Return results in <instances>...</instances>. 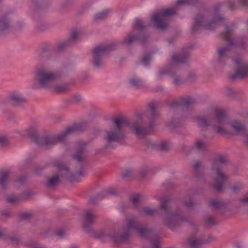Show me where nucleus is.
Segmentation results:
<instances>
[{
  "label": "nucleus",
  "mask_w": 248,
  "mask_h": 248,
  "mask_svg": "<svg viewBox=\"0 0 248 248\" xmlns=\"http://www.w3.org/2000/svg\"><path fill=\"white\" fill-rule=\"evenodd\" d=\"M233 31L232 27L226 25L225 31L221 33L222 37L227 42V45L217 49L218 57L216 62L220 66L224 65L229 59L231 46H235L243 49L246 48V42L244 41H238L232 38Z\"/></svg>",
  "instance_id": "1"
},
{
  "label": "nucleus",
  "mask_w": 248,
  "mask_h": 248,
  "mask_svg": "<svg viewBox=\"0 0 248 248\" xmlns=\"http://www.w3.org/2000/svg\"><path fill=\"white\" fill-rule=\"evenodd\" d=\"M159 103L156 101H152L149 104L148 109L150 112L149 122L147 126L143 125L142 115L140 114L136 115V121L132 122L130 121L131 125L130 127L138 136H144L149 134L154 128V122L159 117V114L156 111V108Z\"/></svg>",
  "instance_id": "2"
},
{
  "label": "nucleus",
  "mask_w": 248,
  "mask_h": 248,
  "mask_svg": "<svg viewBox=\"0 0 248 248\" xmlns=\"http://www.w3.org/2000/svg\"><path fill=\"white\" fill-rule=\"evenodd\" d=\"M170 199V197H166L160 202V209L164 212L165 215L164 217L165 225L170 230L173 231L179 227L181 224L187 222L188 219L185 214L180 210L174 212L170 211L169 206Z\"/></svg>",
  "instance_id": "3"
},
{
  "label": "nucleus",
  "mask_w": 248,
  "mask_h": 248,
  "mask_svg": "<svg viewBox=\"0 0 248 248\" xmlns=\"http://www.w3.org/2000/svg\"><path fill=\"white\" fill-rule=\"evenodd\" d=\"M222 7V3L218 2L216 3L213 7L214 15L211 21L206 24V20L204 17L201 14H198L194 18V22L192 27V31L196 33L202 29L205 30H214L221 22H223L225 18L218 12Z\"/></svg>",
  "instance_id": "4"
},
{
  "label": "nucleus",
  "mask_w": 248,
  "mask_h": 248,
  "mask_svg": "<svg viewBox=\"0 0 248 248\" xmlns=\"http://www.w3.org/2000/svg\"><path fill=\"white\" fill-rule=\"evenodd\" d=\"M115 127H111L106 132L104 140L107 143V148L112 147L113 142H118L125 138V132L123 129V126H130V120L123 117H115L112 119Z\"/></svg>",
  "instance_id": "5"
},
{
  "label": "nucleus",
  "mask_w": 248,
  "mask_h": 248,
  "mask_svg": "<svg viewBox=\"0 0 248 248\" xmlns=\"http://www.w3.org/2000/svg\"><path fill=\"white\" fill-rule=\"evenodd\" d=\"M146 27L141 19L136 18L132 32L123 39V43L130 45L134 41H139L143 46H145L148 43L149 37Z\"/></svg>",
  "instance_id": "6"
},
{
  "label": "nucleus",
  "mask_w": 248,
  "mask_h": 248,
  "mask_svg": "<svg viewBox=\"0 0 248 248\" xmlns=\"http://www.w3.org/2000/svg\"><path fill=\"white\" fill-rule=\"evenodd\" d=\"M189 56V53L187 50H184L179 55L173 54L171 57V62L167 68L160 71L158 73L157 79L161 80L163 76L165 75L175 76L177 71L180 68V64H185L187 62Z\"/></svg>",
  "instance_id": "7"
},
{
  "label": "nucleus",
  "mask_w": 248,
  "mask_h": 248,
  "mask_svg": "<svg viewBox=\"0 0 248 248\" xmlns=\"http://www.w3.org/2000/svg\"><path fill=\"white\" fill-rule=\"evenodd\" d=\"M228 163L227 157L224 155H218L213 161L212 169L215 170L217 177L215 179V183L213 185L214 188L217 191L221 192L223 190V185L227 179V176L223 173L222 169Z\"/></svg>",
  "instance_id": "8"
},
{
  "label": "nucleus",
  "mask_w": 248,
  "mask_h": 248,
  "mask_svg": "<svg viewBox=\"0 0 248 248\" xmlns=\"http://www.w3.org/2000/svg\"><path fill=\"white\" fill-rule=\"evenodd\" d=\"M61 76V73L59 72H50L46 67L40 66L36 70L35 79L39 88H47Z\"/></svg>",
  "instance_id": "9"
},
{
  "label": "nucleus",
  "mask_w": 248,
  "mask_h": 248,
  "mask_svg": "<svg viewBox=\"0 0 248 248\" xmlns=\"http://www.w3.org/2000/svg\"><path fill=\"white\" fill-rule=\"evenodd\" d=\"M118 44L112 43L108 45H100L96 46L92 50L93 65L97 68L104 64L103 58L111 51L117 48Z\"/></svg>",
  "instance_id": "10"
},
{
  "label": "nucleus",
  "mask_w": 248,
  "mask_h": 248,
  "mask_svg": "<svg viewBox=\"0 0 248 248\" xmlns=\"http://www.w3.org/2000/svg\"><path fill=\"white\" fill-rule=\"evenodd\" d=\"M215 119H212L210 115L197 117L196 120L198 126L202 130H205L211 125L216 124H224L226 123V115L225 111L221 109H216L214 111Z\"/></svg>",
  "instance_id": "11"
},
{
  "label": "nucleus",
  "mask_w": 248,
  "mask_h": 248,
  "mask_svg": "<svg viewBox=\"0 0 248 248\" xmlns=\"http://www.w3.org/2000/svg\"><path fill=\"white\" fill-rule=\"evenodd\" d=\"M179 9V6H176L162 10L158 13L155 14L153 16L152 20L157 28L165 29L167 27L166 17L175 15Z\"/></svg>",
  "instance_id": "12"
},
{
  "label": "nucleus",
  "mask_w": 248,
  "mask_h": 248,
  "mask_svg": "<svg viewBox=\"0 0 248 248\" xmlns=\"http://www.w3.org/2000/svg\"><path fill=\"white\" fill-rule=\"evenodd\" d=\"M27 134L33 141L39 146H45L48 148L57 143V136L52 135L39 136L37 134L36 130L33 127L28 130Z\"/></svg>",
  "instance_id": "13"
},
{
  "label": "nucleus",
  "mask_w": 248,
  "mask_h": 248,
  "mask_svg": "<svg viewBox=\"0 0 248 248\" xmlns=\"http://www.w3.org/2000/svg\"><path fill=\"white\" fill-rule=\"evenodd\" d=\"M52 164L53 166L57 167L60 170H65L66 171V176L69 181L71 182H79V177L84 176V172L82 166L79 170L78 173H73L70 172L69 168L64 166L58 159L53 160Z\"/></svg>",
  "instance_id": "14"
},
{
  "label": "nucleus",
  "mask_w": 248,
  "mask_h": 248,
  "mask_svg": "<svg viewBox=\"0 0 248 248\" xmlns=\"http://www.w3.org/2000/svg\"><path fill=\"white\" fill-rule=\"evenodd\" d=\"M86 128L87 124L85 123L75 124L72 126L67 127L63 132L57 136V142L63 141L68 135L83 132L86 130Z\"/></svg>",
  "instance_id": "15"
},
{
  "label": "nucleus",
  "mask_w": 248,
  "mask_h": 248,
  "mask_svg": "<svg viewBox=\"0 0 248 248\" xmlns=\"http://www.w3.org/2000/svg\"><path fill=\"white\" fill-rule=\"evenodd\" d=\"M233 61L236 68L235 74L230 76L232 80L242 79L246 76H248V64L243 63L242 59L238 58L233 59Z\"/></svg>",
  "instance_id": "16"
},
{
  "label": "nucleus",
  "mask_w": 248,
  "mask_h": 248,
  "mask_svg": "<svg viewBox=\"0 0 248 248\" xmlns=\"http://www.w3.org/2000/svg\"><path fill=\"white\" fill-rule=\"evenodd\" d=\"M96 218V216L92 213L91 210L84 211L83 216V228L86 232H89L92 231L91 227L94 225Z\"/></svg>",
  "instance_id": "17"
},
{
  "label": "nucleus",
  "mask_w": 248,
  "mask_h": 248,
  "mask_svg": "<svg viewBox=\"0 0 248 248\" xmlns=\"http://www.w3.org/2000/svg\"><path fill=\"white\" fill-rule=\"evenodd\" d=\"M194 100L190 97H182L178 99L173 101L170 104V107L174 108L179 107H182L184 108L187 110L193 107Z\"/></svg>",
  "instance_id": "18"
},
{
  "label": "nucleus",
  "mask_w": 248,
  "mask_h": 248,
  "mask_svg": "<svg viewBox=\"0 0 248 248\" xmlns=\"http://www.w3.org/2000/svg\"><path fill=\"white\" fill-rule=\"evenodd\" d=\"M78 33L76 30L72 31L69 38L60 44L57 47V50L61 51L75 44L78 40Z\"/></svg>",
  "instance_id": "19"
},
{
  "label": "nucleus",
  "mask_w": 248,
  "mask_h": 248,
  "mask_svg": "<svg viewBox=\"0 0 248 248\" xmlns=\"http://www.w3.org/2000/svg\"><path fill=\"white\" fill-rule=\"evenodd\" d=\"M117 191L115 188H108L103 191L101 193H98L95 196L91 197L89 202L91 204H95L97 201L103 199L109 195H115L117 194Z\"/></svg>",
  "instance_id": "20"
},
{
  "label": "nucleus",
  "mask_w": 248,
  "mask_h": 248,
  "mask_svg": "<svg viewBox=\"0 0 248 248\" xmlns=\"http://www.w3.org/2000/svg\"><path fill=\"white\" fill-rule=\"evenodd\" d=\"M131 220H134L135 222H136L134 219H131ZM131 220L130 219L129 221ZM129 222V221H128ZM128 223L127 224V228L126 229L123 228V230H126V232L122 234H118L115 233H110L109 234V237L111 238L112 241L115 243L117 244L119 243H122L124 242H126L129 238V231L133 230L135 231L133 229H129L128 228Z\"/></svg>",
  "instance_id": "21"
},
{
  "label": "nucleus",
  "mask_w": 248,
  "mask_h": 248,
  "mask_svg": "<svg viewBox=\"0 0 248 248\" xmlns=\"http://www.w3.org/2000/svg\"><path fill=\"white\" fill-rule=\"evenodd\" d=\"M9 99L12 104L16 106H21L27 102L23 96L17 93H13L9 96Z\"/></svg>",
  "instance_id": "22"
},
{
  "label": "nucleus",
  "mask_w": 248,
  "mask_h": 248,
  "mask_svg": "<svg viewBox=\"0 0 248 248\" xmlns=\"http://www.w3.org/2000/svg\"><path fill=\"white\" fill-rule=\"evenodd\" d=\"M231 126L237 132H242L245 138V142L248 144V130L246 129L244 124L237 121H233L231 124Z\"/></svg>",
  "instance_id": "23"
},
{
  "label": "nucleus",
  "mask_w": 248,
  "mask_h": 248,
  "mask_svg": "<svg viewBox=\"0 0 248 248\" xmlns=\"http://www.w3.org/2000/svg\"><path fill=\"white\" fill-rule=\"evenodd\" d=\"M86 144L80 143L76 149V153L72 155V157L78 163L82 164L84 162L83 154L85 151Z\"/></svg>",
  "instance_id": "24"
},
{
  "label": "nucleus",
  "mask_w": 248,
  "mask_h": 248,
  "mask_svg": "<svg viewBox=\"0 0 248 248\" xmlns=\"http://www.w3.org/2000/svg\"><path fill=\"white\" fill-rule=\"evenodd\" d=\"M10 27V20L5 15L0 17V33L2 34L9 30Z\"/></svg>",
  "instance_id": "25"
},
{
  "label": "nucleus",
  "mask_w": 248,
  "mask_h": 248,
  "mask_svg": "<svg viewBox=\"0 0 248 248\" xmlns=\"http://www.w3.org/2000/svg\"><path fill=\"white\" fill-rule=\"evenodd\" d=\"M208 144L202 140H197L194 143L192 148L199 153H203L207 150Z\"/></svg>",
  "instance_id": "26"
},
{
  "label": "nucleus",
  "mask_w": 248,
  "mask_h": 248,
  "mask_svg": "<svg viewBox=\"0 0 248 248\" xmlns=\"http://www.w3.org/2000/svg\"><path fill=\"white\" fill-rule=\"evenodd\" d=\"M129 84L135 89H139L144 86V82L137 77H132L128 80Z\"/></svg>",
  "instance_id": "27"
},
{
  "label": "nucleus",
  "mask_w": 248,
  "mask_h": 248,
  "mask_svg": "<svg viewBox=\"0 0 248 248\" xmlns=\"http://www.w3.org/2000/svg\"><path fill=\"white\" fill-rule=\"evenodd\" d=\"M9 172L8 171L0 172V185L3 189L6 187L7 182L9 179Z\"/></svg>",
  "instance_id": "28"
},
{
  "label": "nucleus",
  "mask_w": 248,
  "mask_h": 248,
  "mask_svg": "<svg viewBox=\"0 0 248 248\" xmlns=\"http://www.w3.org/2000/svg\"><path fill=\"white\" fill-rule=\"evenodd\" d=\"M188 243L190 248H200L203 244L202 239H197L195 237L189 238Z\"/></svg>",
  "instance_id": "29"
},
{
  "label": "nucleus",
  "mask_w": 248,
  "mask_h": 248,
  "mask_svg": "<svg viewBox=\"0 0 248 248\" xmlns=\"http://www.w3.org/2000/svg\"><path fill=\"white\" fill-rule=\"evenodd\" d=\"M209 206L215 209L226 207V204L222 201L217 200H211L209 203Z\"/></svg>",
  "instance_id": "30"
},
{
  "label": "nucleus",
  "mask_w": 248,
  "mask_h": 248,
  "mask_svg": "<svg viewBox=\"0 0 248 248\" xmlns=\"http://www.w3.org/2000/svg\"><path fill=\"white\" fill-rule=\"evenodd\" d=\"M140 212L142 214L149 216H152L159 214V211L158 209H152L148 207L143 208Z\"/></svg>",
  "instance_id": "31"
},
{
  "label": "nucleus",
  "mask_w": 248,
  "mask_h": 248,
  "mask_svg": "<svg viewBox=\"0 0 248 248\" xmlns=\"http://www.w3.org/2000/svg\"><path fill=\"white\" fill-rule=\"evenodd\" d=\"M109 13V10L108 9L104 10L101 12L96 13L94 16V19L96 21L102 20L108 17Z\"/></svg>",
  "instance_id": "32"
},
{
  "label": "nucleus",
  "mask_w": 248,
  "mask_h": 248,
  "mask_svg": "<svg viewBox=\"0 0 248 248\" xmlns=\"http://www.w3.org/2000/svg\"><path fill=\"white\" fill-rule=\"evenodd\" d=\"M200 0H177V4L178 5H190L195 6L199 3Z\"/></svg>",
  "instance_id": "33"
},
{
  "label": "nucleus",
  "mask_w": 248,
  "mask_h": 248,
  "mask_svg": "<svg viewBox=\"0 0 248 248\" xmlns=\"http://www.w3.org/2000/svg\"><path fill=\"white\" fill-rule=\"evenodd\" d=\"M181 119L180 118H172L168 123V126L171 128H175L181 126Z\"/></svg>",
  "instance_id": "34"
},
{
  "label": "nucleus",
  "mask_w": 248,
  "mask_h": 248,
  "mask_svg": "<svg viewBox=\"0 0 248 248\" xmlns=\"http://www.w3.org/2000/svg\"><path fill=\"white\" fill-rule=\"evenodd\" d=\"M59 182V175L57 174L48 180L47 186L48 187H51L57 185Z\"/></svg>",
  "instance_id": "35"
},
{
  "label": "nucleus",
  "mask_w": 248,
  "mask_h": 248,
  "mask_svg": "<svg viewBox=\"0 0 248 248\" xmlns=\"http://www.w3.org/2000/svg\"><path fill=\"white\" fill-rule=\"evenodd\" d=\"M151 60V55L147 54L140 59L141 62L145 66H148Z\"/></svg>",
  "instance_id": "36"
},
{
  "label": "nucleus",
  "mask_w": 248,
  "mask_h": 248,
  "mask_svg": "<svg viewBox=\"0 0 248 248\" xmlns=\"http://www.w3.org/2000/svg\"><path fill=\"white\" fill-rule=\"evenodd\" d=\"M201 163L199 161H196L193 165V168L195 170V176L199 179L200 178L201 173L199 171L200 168L201 167Z\"/></svg>",
  "instance_id": "37"
},
{
  "label": "nucleus",
  "mask_w": 248,
  "mask_h": 248,
  "mask_svg": "<svg viewBox=\"0 0 248 248\" xmlns=\"http://www.w3.org/2000/svg\"><path fill=\"white\" fill-rule=\"evenodd\" d=\"M158 149L162 151H166L169 149V145L166 141L161 142L157 145Z\"/></svg>",
  "instance_id": "38"
},
{
  "label": "nucleus",
  "mask_w": 248,
  "mask_h": 248,
  "mask_svg": "<svg viewBox=\"0 0 248 248\" xmlns=\"http://www.w3.org/2000/svg\"><path fill=\"white\" fill-rule=\"evenodd\" d=\"M184 204L186 207L188 208H192L194 205L193 199L191 197L186 198L184 201Z\"/></svg>",
  "instance_id": "39"
},
{
  "label": "nucleus",
  "mask_w": 248,
  "mask_h": 248,
  "mask_svg": "<svg viewBox=\"0 0 248 248\" xmlns=\"http://www.w3.org/2000/svg\"><path fill=\"white\" fill-rule=\"evenodd\" d=\"M32 216V213L31 212H24L20 215V219L28 220L30 219Z\"/></svg>",
  "instance_id": "40"
},
{
  "label": "nucleus",
  "mask_w": 248,
  "mask_h": 248,
  "mask_svg": "<svg viewBox=\"0 0 248 248\" xmlns=\"http://www.w3.org/2000/svg\"><path fill=\"white\" fill-rule=\"evenodd\" d=\"M68 87L67 85H58L55 87V90L56 92L62 93L68 90Z\"/></svg>",
  "instance_id": "41"
},
{
  "label": "nucleus",
  "mask_w": 248,
  "mask_h": 248,
  "mask_svg": "<svg viewBox=\"0 0 248 248\" xmlns=\"http://www.w3.org/2000/svg\"><path fill=\"white\" fill-rule=\"evenodd\" d=\"M205 223L211 226H215L216 225V223L214 220L213 217L211 216L207 217L205 219Z\"/></svg>",
  "instance_id": "42"
},
{
  "label": "nucleus",
  "mask_w": 248,
  "mask_h": 248,
  "mask_svg": "<svg viewBox=\"0 0 248 248\" xmlns=\"http://www.w3.org/2000/svg\"><path fill=\"white\" fill-rule=\"evenodd\" d=\"M216 127V132L221 134H227L228 132L225 130L223 127L220 126H217Z\"/></svg>",
  "instance_id": "43"
},
{
  "label": "nucleus",
  "mask_w": 248,
  "mask_h": 248,
  "mask_svg": "<svg viewBox=\"0 0 248 248\" xmlns=\"http://www.w3.org/2000/svg\"><path fill=\"white\" fill-rule=\"evenodd\" d=\"M226 93L227 96L232 97L235 93V91L232 89L227 87L226 88Z\"/></svg>",
  "instance_id": "44"
},
{
  "label": "nucleus",
  "mask_w": 248,
  "mask_h": 248,
  "mask_svg": "<svg viewBox=\"0 0 248 248\" xmlns=\"http://www.w3.org/2000/svg\"><path fill=\"white\" fill-rule=\"evenodd\" d=\"M7 202L10 203H14L15 202L17 201L18 200V198L15 196V195H12L7 198Z\"/></svg>",
  "instance_id": "45"
},
{
  "label": "nucleus",
  "mask_w": 248,
  "mask_h": 248,
  "mask_svg": "<svg viewBox=\"0 0 248 248\" xmlns=\"http://www.w3.org/2000/svg\"><path fill=\"white\" fill-rule=\"evenodd\" d=\"M132 171L131 170H125L122 172L123 177L124 178L129 177L131 176Z\"/></svg>",
  "instance_id": "46"
},
{
  "label": "nucleus",
  "mask_w": 248,
  "mask_h": 248,
  "mask_svg": "<svg viewBox=\"0 0 248 248\" xmlns=\"http://www.w3.org/2000/svg\"><path fill=\"white\" fill-rule=\"evenodd\" d=\"M140 199V195L139 194L134 195L131 198V202L135 204L138 202Z\"/></svg>",
  "instance_id": "47"
},
{
  "label": "nucleus",
  "mask_w": 248,
  "mask_h": 248,
  "mask_svg": "<svg viewBox=\"0 0 248 248\" xmlns=\"http://www.w3.org/2000/svg\"><path fill=\"white\" fill-rule=\"evenodd\" d=\"M26 180V177L25 176H21L18 177L16 182L19 184H23L25 182Z\"/></svg>",
  "instance_id": "48"
},
{
  "label": "nucleus",
  "mask_w": 248,
  "mask_h": 248,
  "mask_svg": "<svg viewBox=\"0 0 248 248\" xmlns=\"http://www.w3.org/2000/svg\"><path fill=\"white\" fill-rule=\"evenodd\" d=\"M7 140L4 136L0 137V144L2 146L6 145L7 144Z\"/></svg>",
  "instance_id": "49"
},
{
  "label": "nucleus",
  "mask_w": 248,
  "mask_h": 248,
  "mask_svg": "<svg viewBox=\"0 0 248 248\" xmlns=\"http://www.w3.org/2000/svg\"><path fill=\"white\" fill-rule=\"evenodd\" d=\"M30 246L33 248H46L45 247L41 246L35 242H32L30 244Z\"/></svg>",
  "instance_id": "50"
},
{
  "label": "nucleus",
  "mask_w": 248,
  "mask_h": 248,
  "mask_svg": "<svg viewBox=\"0 0 248 248\" xmlns=\"http://www.w3.org/2000/svg\"><path fill=\"white\" fill-rule=\"evenodd\" d=\"M172 82L174 85H178L181 84L182 80L180 77H176L173 79Z\"/></svg>",
  "instance_id": "51"
},
{
  "label": "nucleus",
  "mask_w": 248,
  "mask_h": 248,
  "mask_svg": "<svg viewBox=\"0 0 248 248\" xmlns=\"http://www.w3.org/2000/svg\"><path fill=\"white\" fill-rule=\"evenodd\" d=\"M214 239V237L213 236L209 235V236H208V237L207 239H202V241H203V244L208 243L211 242Z\"/></svg>",
  "instance_id": "52"
},
{
  "label": "nucleus",
  "mask_w": 248,
  "mask_h": 248,
  "mask_svg": "<svg viewBox=\"0 0 248 248\" xmlns=\"http://www.w3.org/2000/svg\"><path fill=\"white\" fill-rule=\"evenodd\" d=\"M228 7L231 11H233L236 8V4L234 2L230 1L229 3Z\"/></svg>",
  "instance_id": "53"
},
{
  "label": "nucleus",
  "mask_w": 248,
  "mask_h": 248,
  "mask_svg": "<svg viewBox=\"0 0 248 248\" xmlns=\"http://www.w3.org/2000/svg\"><path fill=\"white\" fill-rule=\"evenodd\" d=\"M64 232L62 230H58L56 233L55 234L59 237L60 238H62L64 235Z\"/></svg>",
  "instance_id": "54"
},
{
  "label": "nucleus",
  "mask_w": 248,
  "mask_h": 248,
  "mask_svg": "<svg viewBox=\"0 0 248 248\" xmlns=\"http://www.w3.org/2000/svg\"><path fill=\"white\" fill-rule=\"evenodd\" d=\"M11 241L15 244H18L19 242V239L17 237H11L10 238Z\"/></svg>",
  "instance_id": "55"
},
{
  "label": "nucleus",
  "mask_w": 248,
  "mask_h": 248,
  "mask_svg": "<svg viewBox=\"0 0 248 248\" xmlns=\"http://www.w3.org/2000/svg\"><path fill=\"white\" fill-rule=\"evenodd\" d=\"M240 202L243 203H248V193H247L243 198L240 199Z\"/></svg>",
  "instance_id": "56"
},
{
  "label": "nucleus",
  "mask_w": 248,
  "mask_h": 248,
  "mask_svg": "<svg viewBox=\"0 0 248 248\" xmlns=\"http://www.w3.org/2000/svg\"><path fill=\"white\" fill-rule=\"evenodd\" d=\"M6 236V231L3 228H0V238H5Z\"/></svg>",
  "instance_id": "57"
},
{
  "label": "nucleus",
  "mask_w": 248,
  "mask_h": 248,
  "mask_svg": "<svg viewBox=\"0 0 248 248\" xmlns=\"http://www.w3.org/2000/svg\"><path fill=\"white\" fill-rule=\"evenodd\" d=\"M1 214L2 216H3L5 217H9L10 216L9 211L8 210L2 211L1 212Z\"/></svg>",
  "instance_id": "58"
},
{
  "label": "nucleus",
  "mask_w": 248,
  "mask_h": 248,
  "mask_svg": "<svg viewBox=\"0 0 248 248\" xmlns=\"http://www.w3.org/2000/svg\"><path fill=\"white\" fill-rule=\"evenodd\" d=\"M238 1L243 6H246L248 5V0H238Z\"/></svg>",
  "instance_id": "59"
},
{
  "label": "nucleus",
  "mask_w": 248,
  "mask_h": 248,
  "mask_svg": "<svg viewBox=\"0 0 248 248\" xmlns=\"http://www.w3.org/2000/svg\"><path fill=\"white\" fill-rule=\"evenodd\" d=\"M232 189L235 192L239 190L240 187L238 186H233L232 187Z\"/></svg>",
  "instance_id": "60"
},
{
  "label": "nucleus",
  "mask_w": 248,
  "mask_h": 248,
  "mask_svg": "<svg viewBox=\"0 0 248 248\" xmlns=\"http://www.w3.org/2000/svg\"><path fill=\"white\" fill-rule=\"evenodd\" d=\"M42 170H43L42 168H38V167H36L34 170V172L35 173L39 174L41 172V171Z\"/></svg>",
  "instance_id": "61"
},
{
  "label": "nucleus",
  "mask_w": 248,
  "mask_h": 248,
  "mask_svg": "<svg viewBox=\"0 0 248 248\" xmlns=\"http://www.w3.org/2000/svg\"><path fill=\"white\" fill-rule=\"evenodd\" d=\"M196 77V75L194 73H190L188 76V78L191 79H194Z\"/></svg>",
  "instance_id": "62"
},
{
  "label": "nucleus",
  "mask_w": 248,
  "mask_h": 248,
  "mask_svg": "<svg viewBox=\"0 0 248 248\" xmlns=\"http://www.w3.org/2000/svg\"><path fill=\"white\" fill-rule=\"evenodd\" d=\"M82 97L80 95H77L75 96V99L77 101H79L81 100Z\"/></svg>",
  "instance_id": "63"
},
{
  "label": "nucleus",
  "mask_w": 248,
  "mask_h": 248,
  "mask_svg": "<svg viewBox=\"0 0 248 248\" xmlns=\"http://www.w3.org/2000/svg\"><path fill=\"white\" fill-rule=\"evenodd\" d=\"M234 247L235 248H242L243 246L239 243H236L234 245Z\"/></svg>",
  "instance_id": "64"
}]
</instances>
